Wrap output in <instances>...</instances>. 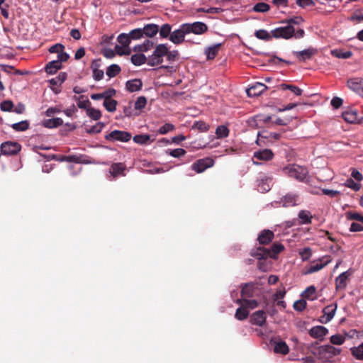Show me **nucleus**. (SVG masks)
Returning <instances> with one entry per match:
<instances>
[{
  "label": "nucleus",
  "mask_w": 363,
  "mask_h": 363,
  "mask_svg": "<svg viewBox=\"0 0 363 363\" xmlns=\"http://www.w3.org/2000/svg\"><path fill=\"white\" fill-rule=\"evenodd\" d=\"M235 302L237 303H241L247 310L254 309L258 306V302L255 299H237Z\"/></svg>",
  "instance_id": "30"
},
{
  "label": "nucleus",
  "mask_w": 363,
  "mask_h": 363,
  "mask_svg": "<svg viewBox=\"0 0 363 363\" xmlns=\"http://www.w3.org/2000/svg\"><path fill=\"white\" fill-rule=\"evenodd\" d=\"M121 69L119 65L113 64L108 67L106 73L107 76L111 78L116 77L121 72Z\"/></svg>",
  "instance_id": "41"
},
{
  "label": "nucleus",
  "mask_w": 363,
  "mask_h": 363,
  "mask_svg": "<svg viewBox=\"0 0 363 363\" xmlns=\"http://www.w3.org/2000/svg\"><path fill=\"white\" fill-rule=\"evenodd\" d=\"M284 207L294 206L299 204L298 196L296 194H288L279 202Z\"/></svg>",
  "instance_id": "18"
},
{
  "label": "nucleus",
  "mask_w": 363,
  "mask_h": 363,
  "mask_svg": "<svg viewBox=\"0 0 363 363\" xmlns=\"http://www.w3.org/2000/svg\"><path fill=\"white\" fill-rule=\"evenodd\" d=\"M104 106L108 112H114L116 109L117 101L114 99L104 100Z\"/></svg>",
  "instance_id": "47"
},
{
  "label": "nucleus",
  "mask_w": 363,
  "mask_h": 363,
  "mask_svg": "<svg viewBox=\"0 0 363 363\" xmlns=\"http://www.w3.org/2000/svg\"><path fill=\"white\" fill-rule=\"evenodd\" d=\"M184 24L186 30H187L188 35L190 33L201 35L204 33L208 29L207 26L204 23L200 21Z\"/></svg>",
  "instance_id": "9"
},
{
  "label": "nucleus",
  "mask_w": 363,
  "mask_h": 363,
  "mask_svg": "<svg viewBox=\"0 0 363 363\" xmlns=\"http://www.w3.org/2000/svg\"><path fill=\"white\" fill-rule=\"evenodd\" d=\"M115 49L119 55H129L130 53V48L127 47L116 45Z\"/></svg>",
  "instance_id": "63"
},
{
  "label": "nucleus",
  "mask_w": 363,
  "mask_h": 363,
  "mask_svg": "<svg viewBox=\"0 0 363 363\" xmlns=\"http://www.w3.org/2000/svg\"><path fill=\"white\" fill-rule=\"evenodd\" d=\"M273 185V179L271 177L262 174L257 179L258 190L262 193L269 191Z\"/></svg>",
  "instance_id": "13"
},
{
  "label": "nucleus",
  "mask_w": 363,
  "mask_h": 363,
  "mask_svg": "<svg viewBox=\"0 0 363 363\" xmlns=\"http://www.w3.org/2000/svg\"><path fill=\"white\" fill-rule=\"evenodd\" d=\"M266 318L265 312L262 310H259L252 314L250 321L253 325L262 326L266 323Z\"/></svg>",
  "instance_id": "15"
},
{
  "label": "nucleus",
  "mask_w": 363,
  "mask_h": 363,
  "mask_svg": "<svg viewBox=\"0 0 363 363\" xmlns=\"http://www.w3.org/2000/svg\"><path fill=\"white\" fill-rule=\"evenodd\" d=\"M130 40H138L144 36V30L142 28L132 30L129 33Z\"/></svg>",
  "instance_id": "53"
},
{
  "label": "nucleus",
  "mask_w": 363,
  "mask_h": 363,
  "mask_svg": "<svg viewBox=\"0 0 363 363\" xmlns=\"http://www.w3.org/2000/svg\"><path fill=\"white\" fill-rule=\"evenodd\" d=\"M308 333L313 338L318 339L321 341L328 333V330L324 326L317 325L311 328Z\"/></svg>",
  "instance_id": "14"
},
{
  "label": "nucleus",
  "mask_w": 363,
  "mask_h": 363,
  "mask_svg": "<svg viewBox=\"0 0 363 363\" xmlns=\"http://www.w3.org/2000/svg\"><path fill=\"white\" fill-rule=\"evenodd\" d=\"M143 82L139 79L128 80L125 83V88L130 92L140 91L142 89Z\"/></svg>",
  "instance_id": "25"
},
{
  "label": "nucleus",
  "mask_w": 363,
  "mask_h": 363,
  "mask_svg": "<svg viewBox=\"0 0 363 363\" xmlns=\"http://www.w3.org/2000/svg\"><path fill=\"white\" fill-rule=\"evenodd\" d=\"M116 91L113 88H109L102 92L104 100L111 99V97L116 94Z\"/></svg>",
  "instance_id": "62"
},
{
  "label": "nucleus",
  "mask_w": 363,
  "mask_h": 363,
  "mask_svg": "<svg viewBox=\"0 0 363 363\" xmlns=\"http://www.w3.org/2000/svg\"><path fill=\"white\" fill-rule=\"evenodd\" d=\"M21 150V145L16 142L6 141L1 145V152L4 155L17 154Z\"/></svg>",
  "instance_id": "8"
},
{
  "label": "nucleus",
  "mask_w": 363,
  "mask_h": 363,
  "mask_svg": "<svg viewBox=\"0 0 363 363\" xmlns=\"http://www.w3.org/2000/svg\"><path fill=\"white\" fill-rule=\"evenodd\" d=\"M171 26L168 23L163 24L160 28H159L158 33H160V35L163 38H166L168 36H170L171 35Z\"/></svg>",
  "instance_id": "45"
},
{
  "label": "nucleus",
  "mask_w": 363,
  "mask_h": 363,
  "mask_svg": "<svg viewBox=\"0 0 363 363\" xmlns=\"http://www.w3.org/2000/svg\"><path fill=\"white\" fill-rule=\"evenodd\" d=\"M287 174L300 182L307 179L308 170L306 167L297 164H293L286 168Z\"/></svg>",
  "instance_id": "3"
},
{
  "label": "nucleus",
  "mask_w": 363,
  "mask_h": 363,
  "mask_svg": "<svg viewBox=\"0 0 363 363\" xmlns=\"http://www.w3.org/2000/svg\"><path fill=\"white\" fill-rule=\"evenodd\" d=\"M274 350L276 353L285 354L289 352V347L284 341L276 342L274 343Z\"/></svg>",
  "instance_id": "33"
},
{
  "label": "nucleus",
  "mask_w": 363,
  "mask_h": 363,
  "mask_svg": "<svg viewBox=\"0 0 363 363\" xmlns=\"http://www.w3.org/2000/svg\"><path fill=\"white\" fill-rule=\"evenodd\" d=\"M294 33V28L291 25L279 27L272 30V35L276 38L289 39L293 36Z\"/></svg>",
  "instance_id": "5"
},
{
  "label": "nucleus",
  "mask_w": 363,
  "mask_h": 363,
  "mask_svg": "<svg viewBox=\"0 0 363 363\" xmlns=\"http://www.w3.org/2000/svg\"><path fill=\"white\" fill-rule=\"evenodd\" d=\"M153 43L150 40H146L144 43L135 45L133 48V50L138 52H146L150 49Z\"/></svg>",
  "instance_id": "42"
},
{
  "label": "nucleus",
  "mask_w": 363,
  "mask_h": 363,
  "mask_svg": "<svg viewBox=\"0 0 363 363\" xmlns=\"http://www.w3.org/2000/svg\"><path fill=\"white\" fill-rule=\"evenodd\" d=\"M142 29L144 30V35L150 38L155 36L159 31L158 26L153 23L147 24Z\"/></svg>",
  "instance_id": "27"
},
{
  "label": "nucleus",
  "mask_w": 363,
  "mask_h": 363,
  "mask_svg": "<svg viewBox=\"0 0 363 363\" xmlns=\"http://www.w3.org/2000/svg\"><path fill=\"white\" fill-rule=\"evenodd\" d=\"M249 315V311L247 310L242 304L241 306L239 307L235 312V318L239 320H243Z\"/></svg>",
  "instance_id": "39"
},
{
  "label": "nucleus",
  "mask_w": 363,
  "mask_h": 363,
  "mask_svg": "<svg viewBox=\"0 0 363 363\" xmlns=\"http://www.w3.org/2000/svg\"><path fill=\"white\" fill-rule=\"evenodd\" d=\"M347 86L354 92L358 94L360 90L362 84H363V78L353 77L350 78L347 82Z\"/></svg>",
  "instance_id": "22"
},
{
  "label": "nucleus",
  "mask_w": 363,
  "mask_h": 363,
  "mask_svg": "<svg viewBox=\"0 0 363 363\" xmlns=\"http://www.w3.org/2000/svg\"><path fill=\"white\" fill-rule=\"evenodd\" d=\"M174 129V125L171 123H165L162 126H161L158 130V133L161 135H164L169 133V131Z\"/></svg>",
  "instance_id": "59"
},
{
  "label": "nucleus",
  "mask_w": 363,
  "mask_h": 363,
  "mask_svg": "<svg viewBox=\"0 0 363 363\" xmlns=\"http://www.w3.org/2000/svg\"><path fill=\"white\" fill-rule=\"evenodd\" d=\"M186 35H188L187 30H186L184 24L183 23L178 29L171 33L169 40L174 44H180L184 40V38Z\"/></svg>",
  "instance_id": "11"
},
{
  "label": "nucleus",
  "mask_w": 363,
  "mask_h": 363,
  "mask_svg": "<svg viewBox=\"0 0 363 363\" xmlns=\"http://www.w3.org/2000/svg\"><path fill=\"white\" fill-rule=\"evenodd\" d=\"M62 111V107L60 106H56L55 107H50L45 111V115L48 117H50L55 113H59Z\"/></svg>",
  "instance_id": "61"
},
{
  "label": "nucleus",
  "mask_w": 363,
  "mask_h": 363,
  "mask_svg": "<svg viewBox=\"0 0 363 363\" xmlns=\"http://www.w3.org/2000/svg\"><path fill=\"white\" fill-rule=\"evenodd\" d=\"M147 104V99L145 96H139L137 98L135 104L134 108L136 111H140L145 107ZM140 113H135V115H139Z\"/></svg>",
  "instance_id": "38"
},
{
  "label": "nucleus",
  "mask_w": 363,
  "mask_h": 363,
  "mask_svg": "<svg viewBox=\"0 0 363 363\" xmlns=\"http://www.w3.org/2000/svg\"><path fill=\"white\" fill-rule=\"evenodd\" d=\"M65 72H60L56 77L50 79L48 82L52 86H60L66 79Z\"/></svg>",
  "instance_id": "35"
},
{
  "label": "nucleus",
  "mask_w": 363,
  "mask_h": 363,
  "mask_svg": "<svg viewBox=\"0 0 363 363\" xmlns=\"http://www.w3.org/2000/svg\"><path fill=\"white\" fill-rule=\"evenodd\" d=\"M221 43H216L204 49V53L206 56L207 60H213L218 53Z\"/></svg>",
  "instance_id": "24"
},
{
  "label": "nucleus",
  "mask_w": 363,
  "mask_h": 363,
  "mask_svg": "<svg viewBox=\"0 0 363 363\" xmlns=\"http://www.w3.org/2000/svg\"><path fill=\"white\" fill-rule=\"evenodd\" d=\"M131 62L135 66H140L147 62V57L142 53L134 54L130 58Z\"/></svg>",
  "instance_id": "32"
},
{
  "label": "nucleus",
  "mask_w": 363,
  "mask_h": 363,
  "mask_svg": "<svg viewBox=\"0 0 363 363\" xmlns=\"http://www.w3.org/2000/svg\"><path fill=\"white\" fill-rule=\"evenodd\" d=\"M331 55L339 59H348L350 58L352 53L350 51H343L342 50H331Z\"/></svg>",
  "instance_id": "34"
},
{
  "label": "nucleus",
  "mask_w": 363,
  "mask_h": 363,
  "mask_svg": "<svg viewBox=\"0 0 363 363\" xmlns=\"http://www.w3.org/2000/svg\"><path fill=\"white\" fill-rule=\"evenodd\" d=\"M269 6L266 3H258L253 7V10L256 12L264 13L269 10Z\"/></svg>",
  "instance_id": "57"
},
{
  "label": "nucleus",
  "mask_w": 363,
  "mask_h": 363,
  "mask_svg": "<svg viewBox=\"0 0 363 363\" xmlns=\"http://www.w3.org/2000/svg\"><path fill=\"white\" fill-rule=\"evenodd\" d=\"M299 255L303 261L308 260L312 256V250L310 247H304L299 251Z\"/></svg>",
  "instance_id": "55"
},
{
  "label": "nucleus",
  "mask_w": 363,
  "mask_h": 363,
  "mask_svg": "<svg viewBox=\"0 0 363 363\" xmlns=\"http://www.w3.org/2000/svg\"><path fill=\"white\" fill-rule=\"evenodd\" d=\"M342 116L349 123H356L358 121L357 113L354 109L348 108L345 110L342 113Z\"/></svg>",
  "instance_id": "23"
},
{
  "label": "nucleus",
  "mask_w": 363,
  "mask_h": 363,
  "mask_svg": "<svg viewBox=\"0 0 363 363\" xmlns=\"http://www.w3.org/2000/svg\"><path fill=\"white\" fill-rule=\"evenodd\" d=\"M229 130L225 125H219L216 130V135L218 138H224L228 136Z\"/></svg>",
  "instance_id": "46"
},
{
  "label": "nucleus",
  "mask_w": 363,
  "mask_h": 363,
  "mask_svg": "<svg viewBox=\"0 0 363 363\" xmlns=\"http://www.w3.org/2000/svg\"><path fill=\"white\" fill-rule=\"evenodd\" d=\"M214 164V161L210 157L199 160L194 162L191 169L197 173H201L205 171L207 168L211 167Z\"/></svg>",
  "instance_id": "10"
},
{
  "label": "nucleus",
  "mask_w": 363,
  "mask_h": 363,
  "mask_svg": "<svg viewBox=\"0 0 363 363\" xmlns=\"http://www.w3.org/2000/svg\"><path fill=\"white\" fill-rule=\"evenodd\" d=\"M255 291V284L252 283L245 284L241 290L242 296L245 298H250L253 296Z\"/></svg>",
  "instance_id": "29"
},
{
  "label": "nucleus",
  "mask_w": 363,
  "mask_h": 363,
  "mask_svg": "<svg viewBox=\"0 0 363 363\" xmlns=\"http://www.w3.org/2000/svg\"><path fill=\"white\" fill-rule=\"evenodd\" d=\"M62 67V64L60 61L57 60H52L47 65L45 66V72L48 74H55L58 69H60Z\"/></svg>",
  "instance_id": "28"
},
{
  "label": "nucleus",
  "mask_w": 363,
  "mask_h": 363,
  "mask_svg": "<svg viewBox=\"0 0 363 363\" xmlns=\"http://www.w3.org/2000/svg\"><path fill=\"white\" fill-rule=\"evenodd\" d=\"M150 136L147 134L136 135L133 137V141L139 145L150 143Z\"/></svg>",
  "instance_id": "36"
},
{
  "label": "nucleus",
  "mask_w": 363,
  "mask_h": 363,
  "mask_svg": "<svg viewBox=\"0 0 363 363\" xmlns=\"http://www.w3.org/2000/svg\"><path fill=\"white\" fill-rule=\"evenodd\" d=\"M306 307V301L303 299H300L294 302V308L297 311H302Z\"/></svg>",
  "instance_id": "60"
},
{
  "label": "nucleus",
  "mask_w": 363,
  "mask_h": 363,
  "mask_svg": "<svg viewBox=\"0 0 363 363\" xmlns=\"http://www.w3.org/2000/svg\"><path fill=\"white\" fill-rule=\"evenodd\" d=\"M316 289L313 286L307 287L305 291L302 293V295L308 299L314 300L315 298V294Z\"/></svg>",
  "instance_id": "49"
},
{
  "label": "nucleus",
  "mask_w": 363,
  "mask_h": 363,
  "mask_svg": "<svg viewBox=\"0 0 363 363\" xmlns=\"http://www.w3.org/2000/svg\"><path fill=\"white\" fill-rule=\"evenodd\" d=\"M255 35L258 39L260 40H269L272 38L271 35L264 29L256 30Z\"/></svg>",
  "instance_id": "54"
},
{
  "label": "nucleus",
  "mask_w": 363,
  "mask_h": 363,
  "mask_svg": "<svg viewBox=\"0 0 363 363\" xmlns=\"http://www.w3.org/2000/svg\"><path fill=\"white\" fill-rule=\"evenodd\" d=\"M274 238V233L269 230H262L258 235L257 240L259 244H268Z\"/></svg>",
  "instance_id": "26"
},
{
  "label": "nucleus",
  "mask_w": 363,
  "mask_h": 363,
  "mask_svg": "<svg viewBox=\"0 0 363 363\" xmlns=\"http://www.w3.org/2000/svg\"><path fill=\"white\" fill-rule=\"evenodd\" d=\"M86 114L91 118L96 121L99 120L101 116V113L99 110L94 108H86Z\"/></svg>",
  "instance_id": "52"
},
{
  "label": "nucleus",
  "mask_w": 363,
  "mask_h": 363,
  "mask_svg": "<svg viewBox=\"0 0 363 363\" xmlns=\"http://www.w3.org/2000/svg\"><path fill=\"white\" fill-rule=\"evenodd\" d=\"M337 304H330L323 309V315L319 319L321 323L326 324L329 323L335 316L337 310Z\"/></svg>",
  "instance_id": "12"
},
{
  "label": "nucleus",
  "mask_w": 363,
  "mask_h": 363,
  "mask_svg": "<svg viewBox=\"0 0 363 363\" xmlns=\"http://www.w3.org/2000/svg\"><path fill=\"white\" fill-rule=\"evenodd\" d=\"M63 123V121L60 118H54L51 119H47L43 122V125L45 128H54L61 125Z\"/></svg>",
  "instance_id": "31"
},
{
  "label": "nucleus",
  "mask_w": 363,
  "mask_h": 363,
  "mask_svg": "<svg viewBox=\"0 0 363 363\" xmlns=\"http://www.w3.org/2000/svg\"><path fill=\"white\" fill-rule=\"evenodd\" d=\"M345 216L348 220H357L363 223V216L359 213L348 211L345 213Z\"/></svg>",
  "instance_id": "40"
},
{
  "label": "nucleus",
  "mask_w": 363,
  "mask_h": 363,
  "mask_svg": "<svg viewBox=\"0 0 363 363\" xmlns=\"http://www.w3.org/2000/svg\"><path fill=\"white\" fill-rule=\"evenodd\" d=\"M11 127L16 131H25L29 128V123L27 121H22L12 124Z\"/></svg>",
  "instance_id": "48"
},
{
  "label": "nucleus",
  "mask_w": 363,
  "mask_h": 363,
  "mask_svg": "<svg viewBox=\"0 0 363 363\" xmlns=\"http://www.w3.org/2000/svg\"><path fill=\"white\" fill-rule=\"evenodd\" d=\"M316 52L315 49L310 48L301 51H294V55L299 60L303 62L311 58V57Z\"/></svg>",
  "instance_id": "21"
},
{
  "label": "nucleus",
  "mask_w": 363,
  "mask_h": 363,
  "mask_svg": "<svg viewBox=\"0 0 363 363\" xmlns=\"http://www.w3.org/2000/svg\"><path fill=\"white\" fill-rule=\"evenodd\" d=\"M313 215L308 210H301L297 215L298 225H308L312 223Z\"/></svg>",
  "instance_id": "17"
},
{
  "label": "nucleus",
  "mask_w": 363,
  "mask_h": 363,
  "mask_svg": "<svg viewBox=\"0 0 363 363\" xmlns=\"http://www.w3.org/2000/svg\"><path fill=\"white\" fill-rule=\"evenodd\" d=\"M74 99L77 101V106L79 108H88L87 107L90 102L86 96L82 95L79 96H74Z\"/></svg>",
  "instance_id": "37"
},
{
  "label": "nucleus",
  "mask_w": 363,
  "mask_h": 363,
  "mask_svg": "<svg viewBox=\"0 0 363 363\" xmlns=\"http://www.w3.org/2000/svg\"><path fill=\"white\" fill-rule=\"evenodd\" d=\"M131 135L128 132L114 130L106 135V139L110 141L128 142L130 140Z\"/></svg>",
  "instance_id": "7"
},
{
  "label": "nucleus",
  "mask_w": 363,
  "mask_h": 363,
  "mask_svg": "<svg viewBox=\"0 0 363 363\" xmlns=\"http://www.w3.org/2000/svg\"><path fill=\"white\" fill-rule=\"evenodd\" d=\"M13 108V104L10 100H5L0 104V108L2 111H11Z\"/></svg>",
  "instance_id": "58"
},
{
  "label": "nucleus",
  "mask_w": 363,
  "mask_h": 363,
  "mask_svg": "<svg viewBox=\"0 0 363 363\" xmlns=\"http://www.w3.org/2000/svg\"><path fill=\"white\" fill-rule=\"evenodd\" d=\"M345 341V337L340 334L333 335L330 337V342L333 345H341Z\"/></svg>",
  "instance_id": "56"
},
{
  "label": "nucleus",
  "mask_w": 363,
  "mask_h": 363,
  "mask_svg": "<svg viewBox=\"0 0 363 363\" xmlns=\"http://www.w3.org/2000/svg\"><path fill=\"white\" fill-rule=\"evenodd\" d=\"M330 261L331 260L328 257H323L317 260H313L310 265L305 267L303 274H311L318 272L327 266L330 262Z\"/></svg>",
  "instance_id": "4"
},
{
  "label": "nucleus",
  "mask_w": 363,
  "mask_h": 363,
  "mask_svg": "<svg viewBox=\"0 0 363 363\" xmlns=\"http://www.w3.org/2000/svg\"><path fill=\"white\" fill-rule=\"evenodd\" d=\"M284 245L280 243H274L270 248L258 247L252 255L258 259H264L267 258H276L277 254L284 250Z\"/></svg>",
  "instance_id": "1"
},
{
  "label": "nucleus",
  "mask_w": 363,
  "mask_h": 363,
  "mask_svg": "<svg viewBox=\"0 0 363 363\" xmlns=\"http://www.w3.org/2000/svg\"><path fill=\"white\" fill-rule=\"evenodd\" d=\"M267 89V86L265 84L257 82L255 85L250 86L248 89H247V94L250 97L259 96L262 93H263Z\"/></svg>",
  "instance_id": "19"
},
{
  "label": "nucleus",
  "mask_w": 363,
  "mask_h": 363,
  "mask_svg": "<svg viewBox=\"0 0 363 363\" xmlns=\"http://www.w3.org/2000/svg\"><path fill=\"white\" fill-rule=\"evenodd\" d=\"M352 275V272L350 270H347L342 273H341L336 279H335V286L337 290L344 289L347 286V281L348 278Z\"/></svg>",
  "instance_id": "16"
},
{
  "label": "nucleus",
  "mask_w": 363,
  "mask_h": 363,
  "mask_svg": "<svg viewBox=\"0 0 363 363\" xmlns=\"http://www.w3.org/2000/svg\"><path fill=\"white\" fill-rule=\"evenodd\" d=\"M352 354L356 359H363V342L357 347L351 348Z\"/></svg>",
  "instance_id": "44"
},
{
  "label": "nucleus",
  "mask_w": 363,
  "mask_h": 363,
  "mask_svg": "<svg viewBox=\"0 0 363 363\" xmlns=\"http://www.w3.org/2000/svg\"><path fill=\"white\" fill-rule=\"evenodd\" d=\"M167 54V47L165 44L156 46L153 53L147 57V65L151 67L158 66L163 62V58Z\"/></svg>",
  "instance_id": "2"
},
{
  "label": "nucleus",
  "mask_w": 363,
  "mask_h": 363,
  "mask_svg": "<svg viewBox=\"0 0 363 363\" xmlns=\"http://www.w3.org/2000/svg\"><path fill=\"white\" fill-rule=\"evenodd\" d=\"M117 40H118V43L122 45V46L127 47V48H128V46L130 43V40H131L129 33L128 34L121 33L118 36Z\"/></svg>",
  "instance_id": "51"
},
{
  "label": "nucleus",
  "mask_w": 363,
  "mask_h": 363,
  "mask_svg": "<svg viewBox=\"0 0 363 363\" xmlns=\"http://www.w3.org/2000/svg\"><path fill=\"white\" fill-rule=\"evenodd\" d=\"M166 153L173 157L179 158L185 155L186 151L182 148L168 149L166 150Z\"/></svg>",
  "instance_id": "50"
},
{
  "label": "nucleus",
  "mask_w": 363,
  "mask_h": 363,
  "mask_svg": "<svg viewBox=\"0 0 363 363\" xmlns=\"http://www.w3.org/2000/svg\"><path fill=\"white\" fill-rule=\"evenodd\" d=\"M363 223L353 222L351 223L350 230L351 232H360L363 230Z\"/></svg>",
  "instance_id": "64"
},
{
  "label": "nucleus",
  "mask_w": 363,
  "mask_h": 363,
  "mask_svg": "<svg viewBox=\"0 0 363 363\" xmlns=\"http://www.w3.org/2000/svg\"><path fill=\"white\" fill-rule=\"evenodd\" d=\"M274 157V153L269 149H263L254 152V160L268 161L271 160Z\"/></svg>",
  "instance_id": "20"
},
{
  "label": "nucleus",
  "mask_w": 363,
  "mask_h": 363,
  "mask_svg": "<svg viewBox=\"0 0 363 363\" xmlns=\"http://www.w3.org/2000/svg\"><path fill=\"white\" fill-rule=\"evenodd\" d=\"M280 87L283 90L289 89L296 96H301L303 92L302 89L299 87L291 84H281Z\"/></svg>",
  "instance_id": "43"
},
{
  "label": "nucleus",
  "mask_w": 363,
  "mask_h": 363,
  "mask_svg": "<svg viewBox=\"0 0 363 363\" xmlns=\"http://www.w3.org/2000/svg\"><path fill=\"white\" fill-rule=\"evenodd\" d=\"M125 165L123 163H113L111 166L108 173L106 174V178L111 181L119 176H125Z\"/></svg>",
  "instance_id": "6"
}]
</instances>
